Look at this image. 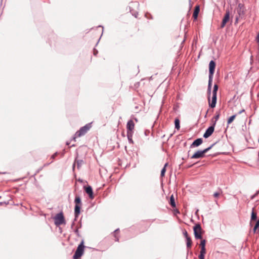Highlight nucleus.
<instances>
[{
	"label": "nucleus",
	"mask_w": 259,
	"mask_h": 259,
	"mask_svg": "<svg viewBox=\"0 0 259 259\" xmlns=\"http://www.w3.org/2000/svg\"><path fill=\"white\" fill-rule=\"evenodd\" d=\"M200 253L205 254L206 253V249L205 248H201V250Z\"/></svg>",
	"instance_id": "cd10ccee"
},
{
	"label": "nucleus",
	"mask_w": 259,
	"mask_h": 259,
	"mask_svg": "<svg viewBox=\"0 0 259 259\" xmlns=\"http://www.w3.org/2000/svg\"><path fill=\"white\" fill-rule=\"evenodd\" d=\"M139 4L138 3H137V2H132L130 4V11H134V8L136 9H138L139 7Z\"/></svg>",
	"instance_id": "2eb2a0df"
},
{
	"label": "nucleus",
	"mask_w": 259,
	"mask_h": 259,
	"mask_svg": "<svg viewBox=\"0 0 259 259\" xmlns=\"http://www.w3.org/2000/svg\"><path fill=\"white\" fill-rule=\"evenodd\" d=\"M91 127V123L87 124L84 126L81 127L80 130L77 131L73 137L74 141H75L76 138L84 136L88 132V131H89Z\"/></svg>",
	"instance_id": "f257e3e1"
},
{
	"label": "nucleus",
	"mask_w": 259,
	"mask_h": 259,
	"mask_svg": "<svg viewBox=\"0 0 259 259\" xmlns=\"http://www.w3.org/2000/svg\"><path fill=\"white\" fill-rule=\"evenodd\" d=\"M230 18V13L229 12H227L225 14V15L223 19L221 27L223 28L226 24L229 21Z\"/></svg>",
	"instance_id": "9d476101"
},
{
	"label": "nucleus",
	"mask_w": 259,
	"mask_h": 259,
	"mask_svg": "<svg viewBox=\"0 0 259 259\" xmlns=\"http://www.w3.org/2000/svg\"><path fill=\"white\" fill-rule=\"evenodd\" d=\"M205 254H201L199 255V259H204Z\"/></svg>",
	"instance_id": "7c9ffc66"
},
{
	"label": "nucleus",
	"mask_w": 259,
	"mask_h": 259,
	"mask_svg": "<svg viewBox=\"0 0 259 259\" xmlns=\"http://www.w3.org/2000/svg\"><path fill=\"white\" fill-rule=\"evenodd\" d=\"M200 11V8L199 6H196L195 7L194 11L193 14V17L195 20H196L198 17V14Z\"/></svg>",
	"instance_id": "dca6fc26"
},
{
	"label": "nucleus",
	"mask_w": 259,
	"mask_h": 259,
	"mask_svg": "<svg viewBox=\"0 0 259 259\" xmlns=\"http://www.w3.org/2000/svg\"><path fill=\"white\" fill-rule=\"evenodd\" d=\"M169 204L172 207H176V203L175 201V198L173 195H171L170 197Z\"/></svg>",
	"instance_id": "a211bd4d"
},
{
	"label": "nucleus",
	"mask_w": 259,
	"mask_h": 259,
	"mask_svg": "<svg viewBox=\"0 0 259 259\" xmlns=\"http://www.w3.org/2000/svg\"><path fill=\"white\" fill-rule=\"evenodd\" d=\"M127 133H134V130L135 128V123L132 120H130L127 123Z\"/></svg>",
	"instance_id": "0eeeda50"
},
{
	"label": "nucleus",
	"mask_w": 259,
	"mask_h": 259,
	"mask_svg": "<svg viewBox=\"0 0 259 259\" xmlns=\"http://www.w3.org/2000/svg\"><path fill=\"white\" fill-rule=\"evenodd\" d=\"M220 194H221L220 192H215L213 194V196L215 198H217L220 195Z\"/></svg>",
	"instance_id": "c756f323"
},
{
	"label": "nucleus",
	"mask_w": 259,
	"mask_h": 259,
	"mask_svg": "<svg viewBox=\"0 0 259 259\" xmlns=\"http://www.w3.org/2000/svg\"><path fill=\"white\" fill-rule=\"evenodd\" d=\"M209 105L211 108H214L217 103V95H212V99L210 102L209 98H208Z\"/></svg>",
	"instance_id": "9b49d317"
},
{
	"label": "nucleus",
	"mask_w": 259,
	"mask_h": 259,
	"mask_svg": "<svg viewBox=\"0 0 259 259\" xmlns=\"http://www.w3.org/2000/svg\"><path fill=\"white\" fill-rule=\"evenodd\" d=\"M133 135V134L127 133V137L128 140L129 142L132 144H134V141L132 139Z\"/></svg>",
	"instance_id": "5701e85b"
},
{
	"label": "nucleus",
	"mask_w": 259,
	"mask_h": 259,
	"mask_svg": "<svg viewBox=\"0 0 259 259\" xmlns=\"http://www.w3.org/2000/svg\"><path fill=\"white\" fill-rule=\"evenodd\" d=\"M203 142V140L201 138H199L195 140L191 145V147H198Z\"/></svg>",
	"instance_id": "ddd939ff"
},
{
	"label": "nucleus",
	"mask_w": 259,
	"mask_h": 259,
	"mask_svg": "<svg viewBox=\"0 0 259 259\" xmlns=\"http://www.w3.org/2000/svg\"><path fill=\"white\" fill-rule=\"evenodd\" d=\"M205 243H206V241L205 240H201V242H200V246L201 247V248H205Z\"/></svg>",
	"instance_id": "a878e982"
},
{
	"label": "nucleus",
	"mask_w": 259,
	"mask_h": 259,
	"mask_svg": "<svg viewBox=\"0 0 259 259\" xmlns=\"http://www.w3.org/2000/svg\"><path fill=\"white\" fill-rule=\"evenodd\" d=\"M256 39L257 40V41L259 42V33L257 35Z\"/></svg>",
	"instance_id": "f704fd0d"
},
{
	"label": "nucleus",
	"mask_w": 259,
	"mask_h": 259,
	"mask_svg": "<svg viewBox=\"0 0 259 259\" xmlns=\"http://www.w3.org/2000/svg\"><path fill=\"white\" fill-rule=\"evenodd\" d=\"M118 232H119V230L117 229V230H116L115 231H114V236H115V237L116 238L115 240L116 241H118V237L116 236V235L118 233Z\"/></svg>",
	"instance_id": "bb28decb"
},
{
	"label": "nucleus",
	"mask_w": 259,
	"mask_h": 259,
	"mask_svg": "<svg viewBox=\"0 0 259 259\" xmlns=\"http://www.w3.org/2000/svg\"><path fill=\"white\" fill-rule=\"evenodd\" d=\"M215 68V63L211 60L209 64V76H213Z\"/></svg>",
	"instance_id": "6e6552de"
},
{
	"label": "nucleus",
	"mask_w": 259,
	"mask_h": 259,
	"mask_svg": "<svg viewBox=\"0 0 259 259\" xmlns=\"http://www.w3.org/2000/svg\"><path fill=\"white\" fill-rule=\"evenodd\" d=\"M218 90V85L217 84H214L213 87V90L212 91V95H217V93Z\"/></svg>",
	"instance_id": "393cba45"
},
{
	"label": "nucleus",
	"mask_w": 259,
	"mask_h": 259,
	"mask_svg": "<svg viewBox=\"0 0 259 259\" xmlns=\"http://www.w3.org/2000/svg\"><path fill=\"white\" fill-rule=\"evenodd\" d=\"M55 221V224L56 226H60L65 224V219L63 212H60L57 214L54 218Z\"/></svg>",
	"instance_id": "20e7f679"
},
{
	"label": "nucleus",
	"mask_w": 259,
	"mask_h": 259,
	"mask_svg": "<svg viewBox=\"0 0 259 259\" xmlns=\"http://www.w3.org/2000/svg\"><path fill=\"white\" fill-rule=\"evenodd\" d=\"M183 235L186 239L187 238V237H190L186 230L184 231Z\"/></svg>",
	"instance_id": "c85d7f7f"
},
{
	"label": "nucleus",
	"mask_w": 259,
	"mask_h": 259,
	"mask_svg": "<svg viewBox=\"0 0 259 259\" xmlns=\"http://www.w3.org/2000/svg\"><path fill=\"white\" fill-rule=\"evenodd\" d=\"M213 76H209L208 84V92L209 94L210 93L211 84L212 81Z\"/></svg>",
	"instance_id": "6ab92c4d"
},
{
	"label": "nucleus",
	"mask_w": 259,
	"mask_h": 259,
	"mask_svg": "<svg viewBox=\"0 0 259 259\" xmlns=\"http://www.w3.org/2000/svg\"><path fill=\"white\" fill-rule=\"evenodd\" d=\"M214 125L209 127L203 135V137L207 138L210 136L214 132Z\"/></svg>",
	"instance_id": "1a4fd4ad"
},
{
	"label": "nucleus",
	"mask_w": 259,
	"mask_h": 259,
	"mask_svg": "<svg viewBox=\"0 0 259 259\" xmlns=\"http://www.w3.org/2000/svg\"><path fill=\"white\" fill-rule=\"evenodd\" d=\"M174 212H175V213H180V211L177 209H175L174 210Z\"/></svg>",
	"instance_id": "473e14b6"
},
{
	"label": "nucleus",
	"mask_w": 259,
	"mask_h": 259,
	"mask_svg": "<svg viewBox=\"0 0 259 259\" xmlns=\"http://www.w3.org/2000/svg\"><path fill=\"white\" fill-rule=\"evenodd\" d=\"M187 241V247L188 248H191L192 246V241L190 237H187L186 239Z\"/></svg>",
	"instance_id": "412c9836"
},
{
	"label": "nucleus",
	"mask_w": 259,
	"mask_h": 259,
	"mask_svg": "<svg viewBox=\"0 0 259 259\" xmlns=\"http://www.w3.org/2000/svg\"><path fill=\"white\" fill-rule=\"evenodd\" d=\"M56 154H57L56 153H55V154H53V155H52V158H55V157L56 156Z\"/></svg>",
	"instance_id": "c9c22d12"
},
{
	"label": "nucleus",
	"mask_w": 259,
	"mask_h": 259,
	"mask_svg": "<svg viewBox=\"0 0 259 259\" xmlns=\"http://www.w3.org/2000/svg\"><path fill=\"white\" fill-rule=\"evenodd\" d=\"M167 165H168L167 163H165L163 168L162 169V170L161 171V175H160L161 177H163L164 176L165 173L166 171V167L167 166Z\"/></svg>",
	"instance_id": "b1692460"
},
{
	"label": "nucleus",
	"mask_w": 259,
	"mask_h": 259,
	"mask_svg": "<svg viewBox=\"0 0 259 259\" xmlns=\"http://www.w3.org/2000/svg\"><path fill=\"white\" fill-rule=\"evenodd\" d=\"M219 117H220V114H218L217 115H216L215 116L214 118H215V120H217L219 118Z\"/></svg>",
	"instance_id": "2f4dec72"
},
{
	"label": "nucleus",
	"mask_w": 259,
	"mask_h": 259,
	"mask_svg": "<svg viewBox=\"0 0 259 259\" xmlns=\"http://www.w3.org/2000/svg\"><path fill=\"white\" fill-rule=\"evenodd\" d=\"M213 146V144L211 145L210 147L204 149L203 150L200 151H197L191 157V159H197V158H203L205 156V154Z\"/></svg>",
	"instance_id": "f03ea898"
},
{
	"label": "nucleus",
	"mask_w": 259,
	"mask_h": 259,
	"mask_svg": "<svg viewBox=\"0 0 259 259\" xmlns=\"http://www.w3.org/2000/svg\"><path fill=\"white\" fill-rule=\"evenodd\" d=\"M253 231L254 233L259 232V219L256 222L254 228L253 229Z\"/></svg>",
	"instance_id": "f3484780"
},
{
	"label": "nucleus",
	"mask_w": 259,
	"mask_h": 259,
	"mask_svg": "<svg viewBox=\"0 0 259 259\" xmlns=\"http://www.w3.org/2000/svg\"><path fill=\"white\" fill-rule=\"evenodd\" d=\"M244 110L243 109L239 112V114H241L242 112H244Z\"/></svg>",
	"instance_id": "72a5a7b5"
},
{
	"label": "nucleus",
	"mask_w": 259,
	"mask_h": 259,
	"mask_svg": "<svg viewBox=\"0 0 259 259\" xmlns=\"http://www.w3.org/2000/svg\"><path fill=\"white\" fill-rule=\"evenodd\" d=\"M256 219H257V212L255 210V207H253L252 209L250 224L251 225V223L253 221H255L256 220Z\"/></svg>",
	"instance_id": "f8f14e48"
},
{
	"label": "nucleus",
	"mask_w": 259,
	"mask_h": 259,
	"mask_svg": "<svg viewBox=\"0 0 259 259\" xmlns=\"http://www.w3.org/2000/svg\"><path fill=\"white\" fill-rule=\"evenodd\" d=\"M83 243L82 242L77 247V248L73 255L74 259H78L81 256L84 252Z\"/></svg>",
	"instance_id": "39448f33"
},
{
	"label": "nucleus",
	"mask_w": 259,
	"mask_h": 259,
	"mask_svg": "<svg viewBox=\"0 0 259 259\" xmlns=\"http://www.w3.org/2000/svg\"><path fill=\"white\" fill-rule=\"evenodd\" d=\"M74 202L75 203V208H74V214L75 217H77L80 213V210L81 206V199L79 196H76L74 200Z\"/></svg>",
	"instance_id": "7ed1b4c3"
},
{
	"label": "nucleus",
	"mask_w": 259,
	"mask_h": 259,
	"mask_svg": "<svg viewBox=\"0 0 259 259\" xmlns=\"http://www.w3.org/2000/svg\"><path fill=\"white\" fill-rule=\"evenodd\" d=\"M85 192L89 195V197L91 199L94 198L93 192L92 188L91 186H89L85 188Z\"/></svg>",
	"instance_id": "4468645a"
},
{
	"label": "nucleus",
	"mask_w": 259,
	"mask_h": 259,
	"mask_svg": "<svg viewBox=\"0 0 259 259\" xmlns=\"http://www.w3.org/2000/svg\"><path fill=\"white\" fill-rule=\"evenodd\" d=\"M195 237L196 239H202V228L200 224H196L193 228Z\"/></svg>",
	"instance_id": "423d86ee"
},
{
	"label": "nucleus",
	"mask_w": 259,
	"mask_h": 259,
	"mask_svg": "<svg viewBox=\"0 0 259 259\" xmlns=\"http://www.w3.org/2000/svg\"><path fill=\"white\" fill-rule=\"evenodd\" d=\"M175 128L177 130H180V120L179 119V118L175 119Z\"/></svg>",
	"instance_id": "aec40b11"
},
{
	"label": "nucleus",
	"mask_w": 259,
	"mask_h": 259,
	"mask_svg": "<svg viewBox=\"0 0 259 259\" xmlns=\"http://www.w3.org/2000/svg\"><path fill=\"white\" fill-rule=\"evenodd\" d=\"M236 117V114L233 115L231 116V117H230V118L227 120L228 124H230V123H231L233 121V120L235 119Z\"/></svg>",
	"instance_id": "4be33fe9"
}]
</instances>
